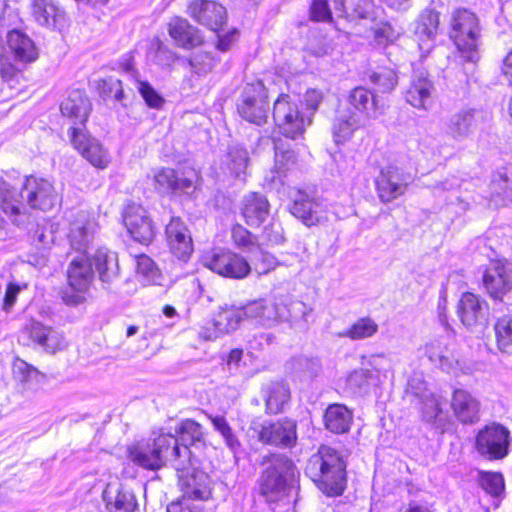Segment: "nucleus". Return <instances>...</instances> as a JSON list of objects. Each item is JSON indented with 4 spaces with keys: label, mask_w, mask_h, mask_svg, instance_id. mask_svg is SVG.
Listing matches in <instances>:
<instances>
[{
    "label": "nucleus",
    "mask_w": 512,
    "mask_h": 512,
    "mask_svg": "<svg viewBox=\"0 0 512 512\" xmlns=\"http://www.w3.org/2000/svg\"><path fill=\"white\" fill-rule=\"evenodd\" d=\"M13 372L19 377L20 381L26 382L34 375L38 374V370L20 358H16L13 362Z\"/></svg>",
    "instance_id": "64"
},
{
    "label": "nucleus",
    "mask_w": 512,
    "mask_h": 512,
    "mask_svg": "<svg viewBox=\"0 0 512 512\" xmlns=\"http://www.w3.org/2000/svg\"><path fill=\"white\" fill-rule=\"evenodd\" d=\"M267 98V90L262 82L247 84L237 104L240 116L259 126L266 123L269 111Z\"/></svg>",
    "instance_id": "7"
},
{
    "label": "nucleus",
    "mask_w": 512,
    "mask_h": 512,
    "mask_svg": "<svg viewBox=\"0 0 512 512\" xmlns=\"http://www.w3.org/2000/svg\"><path fill=\"white\" fill-rule=\"evenodd\" d=\"M439 26V13L433 10H425L421 13L416 26L415 35L419 41L420 49H429L427 42L433 41L437 35Z\"/></svg>",
    "instance_id": "40"
},
{
    "label": "nucleus",
    "mask_w": 512,
    "mask_h": 512,
    "mask_svg": "<svg viewBox=\"0 0 512 512\" xmlns=\"http://www.w3.org/2000/svg\"><path fill=\"white\" fill-rule=\"evenodd\" d=\"M57 12L58 7L51 0H34L33 15L40 25H51Z\"/></svg>",
    "instance_id": "50"
},
{
    "label": "nucleus",
    "mask_w": 512,
    "mask_h": 512,
    "mask_svg": "<svg viewBox=\"0 0 512 512\" xmlns=\"http://www.w3.org/2000/svg\"><path fill=\"white\" fill-rule=\"evenodd\" d=\"M378 383L379 376H374L368 369L354 370L347 377V386L354 393H366L371 386Z\"/></svg>",
    "instance_id": "46"
},
{
    "label": "nucleus",
    "mask_w": 512,
    "mask_h": 512,
    "mask_svg": "<svg viewBox=\"0 0 512 512\" xmlns=\"http://www.w3.org/2000/svg\"><path fill=\"white\" fill-rule=\"evenodd\" d=\"M189 450L179 447V440L171 433H153V437L129 447L128 457L137 466L147 470H158L168 461L176 470L186 465L182 457H188Z\"/></svg>",
    "instance_id": "2"
},
{
    "label": "nucleus",
    "mask_w": 512,
    "mask_h": 512,
    "mask_svg": "<svg viewBox=\"0 0 512 512\" xmlns=\"http://www.w3.org/2000/svg\"><path fill=\"white\" fill-rule=\"evenodd\" d=\"M450 38L466 61L477 62L478 40L480 37L479 19L468 9L459 8L452 12Z\"/></svg>",
    "instance_id": "4"
},
{
    "label": "nucleus",
    "mask_w": 512,
    "mask_h": 512,
    "mask_svg": "<svg viewBox=\"0 0 512 512\" xmlns=\"http://www.w3.org/2000/svg\"><path fill=\"white\" fill-rule=\"evenodd\" d=\"M191 452L188 457H182L186 467L177 470L179 473V485L184 497L194 500H205L210 497L209 477L203 471L196 470L191 460Z\"/></svg>",
    "instance_id": "13"
},
{
    "label": "nucleus",
    "mask_w": 512,
    "mask_h": 512,
    "mask_svg": "<svg viewBox=\"0 0 512 512\" xmlns=\"http://www.w3.org/2000/svg\"><path fill=\"white\" fill-rule=\"evenodd\" d=\"M305 474L328 496H338L345 488V465L329 446H321L307 461Z\"/></svg>",
    "instance_id": "3"
},
{
    "label": "nucleus",
    "mask_w": 512,
    "mask_h": 512,
    "mask_svg": "<svg viewBox=\"0 0 512 512\" xmlns=\"http://www.w3.org/2000/svg\"><path fill=\"white\" fill-rule=\"evenodd\" d=\"M290 400V390L283 382L269 385L266 397V409L269 413L277 414L284 409Z\"/></svg>",
    "instance_id": "41"
},
{
    "label": "nucleus",
    "mask_w": 512,
    "mask_h": 512,
    "mask_svg": "<svg viewBox=\"0 0 512 512\" xmlns=\"http://www.w3.org/2000/svg\"><path fill=\"white\" fill-rule=\"evenodd\" d=\"M71 142L74 148L94 167L105 169L111 162L108 150L99 140L87 136L75 126L71 128Z\"/></svg>",
    "instance_id": "19"
},
{
    "label": "nucleus",
    "mask_w": 512,
    "mask_h": 512,
    "mask_svg": "<svg viewBox=\"0 0 512 512\" xmlns=\"http://www.w3.org/2000/svg\"><path fill=\"white\" fill-rule=\"evenodd\" d=\"M245 320L254 322L262 327L271 328L284 321L286 306L269 302L264 299L250 301L243 305Z\"/></svg>",
    "instance_id": "17"
},
{
    "label": "nucleus",
    "mask_w": 512,
    "mask_h": 512,
    "mask_svg": "<svg viewBox=\"0 0 512 512\" xmlns=\"http://www.w3.org/2000/svg\"><path fill=\"white\" fill-rule=\"evenodd\" d=\"M7 44L16 61L31 63L38 58V50L34 42L21 31H10L7 34Z\"/></svg>",
    "instance_id": "37"
},
{
    "label": "nucleus",
    "mask_w": 512,
    "mask_h": 512,
    "mask_svg": "<svg viewBox=\"0 0 512 512\" xmlns=\"http://www.w3.org/2000/svg\"><path fill=\"white\" fill-rule=\"evenodd\" d=\"M421 417L422 420L435 429L444 432L449 424L448 413L444 411L445 400L440 395L427 393L423 395Z\"/></svg>",
    "instance_id": "33"
},
{
    "label": "nucleus",
    "mask_w": 512,
    "mask_h": 512,
    "mask_svg": "<svg viewBox=\"0 0 512 512\" xmlns=\"http://www.w3.org/2000/svg\"><path fill=\"white\" fill-rule=\"evenodd\" d=\"M179 433V440L181 441L180 448H188L189 445H196L203 442L204 433L202 426L192 419L182 421L177 429Z\"/></svg>",
    "instance_id": "45"
},
{
    "label": "nucleus",
    "mask_w": 512,
    "mask_h": 512,
    "mask_svg": "<svg viewBox=\"0 0 512 512\" xmlns=\"http://www.w3.org/2000/svg\"><path fill=\"white\" fill-rule=\"evenodd\" d=\"M352 420V412L342 404L329 405L324 414L325 427L336 434L348 432Z\"/></svg>",
    "instance_id": "38"
},
{
    "label": "nucleus",
    "mask_w": 512,
    "mask_h": 512,
    "mask_svg": "<svg viewBox=\"0 0 512 512\" xmlns=\"http://www.w3.org/2000/svg\"><path fill=\"white\" fill-rule=\"evenodd\" d=\"M58 202L59 194L48 179L27 176L20 191L5 179H0V208L17 226L27 223V206L46 212L52 210Z\"/></svg>",
    "instance_id": "1"
},
{
    "label": "nucleus",
    "mask_w": 512,
    "mask_h": 512,
    "mask_svg": "<svg viewBox=\"0 0 512 512\" xmlns=\"http://www.w3.org/2000/svg\"><path fill=\"white\" fill-rule=\"evenodd\" d=\"M450 408L453 416L462 424H475L480 419V401L465 389L456 388L453 390Z\"/></svg>",
    "instance_id": "23"
},
{
    "label": "nucleus",
    "mask_w": 512,
    "mask_h": 512,
    "mask_svg": "<svg viewBox=\"0 0 512 512\" xmlns=\"http://www.w3.org/2000/svg\"><path fill=\"white\" fill-rule=\"evenodd\" d=\"M273 119L281 134L296 139L311 125V117L299 111L298 105L287 94H281L274 102Z\"/></svg>",
    "instance_id": "5"
},
{
    "label": "nucleus",
    "mask_w": 512,
    "mask_h": 512,
    "mask_svg": "<svg viewBox=\"0 0 512 512\" xmlns=\"http://www.w3.org/2000/svg\"><path fill=\"white\" fill-rule=\"evenodd\" d=\"M412 181V176L397 166L382 168L375 180L380 201L390 203L404 195Z\"/></svg>",
    "instance_id": "11"
},
{
    "label": "nucleus",
    "mask_w": 512,
    "mask_h": 512,
    "mask_svg": "<svg viewBox=\"0 0 512 512\" xmlns=\"http://www.w3.org/2000/svg\"><path fill=\"white\" fill-rule=\"evenodd\" d=\"M260 442L281 448H292L297 442V424L291 419L265 421L258 429Z\"/></svg>",
    "instance_id": "12"
},
{
    "label": "nucleus",
    "mask_w": 512,
    "mask_h": 512,
    "mask_svg": "<svg viewBox=\"0 0 512 512\" xmlns=\"http://www.w3.org/2000/svg\"><path fill=\"white\" fill-rule=\"evenodd\" d=\"M481 119V112L475 109H461L449 117L445 124V132L452 140L462 142L477 131Z\"/></svg>",
    "instance_id": "21"
},
{
    "label": "nucleus",
    "mask_w": 512,
    "mask_h": 512,
    "mask_svg": "<svg viewBox=\"0 0 512 512\" xmlns=\"http://www.w3.org/2000/svg\"><path fill=\"white\" fill-rule=\"evenodd\" d=\"M66 237L73 250L87 253L98 231V223L94 216L85 210L71 211L66 216Z\"/></svg>",
    "instance_id": "6"
},
{
    "label": "nucleus",
    "mask_w": 512,
    "mask_h": 512,
    "mask_svg": "<svg viewBox=\"0 0 512 512\" xmlns=\"http://www.w3.org/2000/svg\"><path fill=\"white\" fill-rule=\"evenodd\" d=\"M483 285L487 293L501 299L512 290V263L507 260H493L483 274Z\"/></svg>",
    "instance_id": "14"
},
{
    "label": "nucleus",
    "mask_w": 512,
    "mask_h": 512,
    "mask_svg": "<svg viewBox=\"0 0 512 512\" xmlns=\"http://www.w3.org/2000/svg\"><path fill=\"white\" fill-rule=\"evenodd\" d=\"M136 273L137 276L146 283H156L159 278L158 269L155 266L154 261L146 255H140L137 257Z\"/></svg>",
    "instance_id": "54"
},
{
    "label": "nucleus",
    "mask_w": 512,
    "mask_h": 512,
    "mask_svg": "<svg viewBox=\"0 0 512 512\" xmlns=\"http://www.w3.org/2000/svg\"><path fill=\"white\" fill-rule=\"evenodd\" d=\"M367 0H334V9L339 16L350 19H362L367 17Z\"/></svg>",
    "instance_id": "48"
},
{
    "label": "nucleus",
    "mask_w": 512,
    "mask_h": 512,
    "mask_svg": "<svg viewBox=\"0 0 512 512\" xmlns=\"http://www.w3.org/2000/svg\"><path fill=\"white\" fill-rule=\"evenodd\" d=\"M363 126L361 117L351 107L339 108L332 123V135L336 144L350 140L356 130Z\"/></svg>",
    "instance_id": "32"
},
{
    "label": "nucleus",
    "mask_w": 512,
    "mask_h": 512,
    "mask_svg": "<svg viewBox=\"0 0 512 512\" xmlns=\"http://www.w3.org/2000/svg\"><path fill=\"white\" fill-rule=\"evenodd\" d=\"M244 320L243 306L221 307L213 321L202 329L200 335L205 340H215L235 331Z\"/></svg>",
    "instance_id": "16"
},
{
    "label": "nucleus",
    "mask_w": 512,
    "mask_h": 512,
    "mask_svg": "<svg viewBox=\"0 0 512 512\" xmlns=\"http://www.w3.org/2000/svg\"><path fill=\"white\" fill-rule=\"evenodd\" d=\"M478 481L480 486L491 496L500 495L505 488L504 478L498 472H478Z\"/></svg>",
    "instance_id": "51"
},
{
    "label": "nucleus",
    "mask_w": 512,
    "mask_h": 512,
    "mask_svg": "<svg viewBox=\"0 0 512 512\" xmlns=\"http://www.w3.org/2000/svg\"><path fill=\"white\" fill-rule=\"evenodd\" d=\"M68 283L75 291H85L92 280V262L87 253H79L72 259L67 270Z\"/></svg>",
    "instance_id": "35"
},
{
    "label": "nucleus",
    "mask_w": 512,
    "mask_h": 512,
    "mask_svg": "<svg viewBox=\"0 0 512 512\" xmlns=\"http://www.w3.org/2000/svg\"><path fill=\"white\" fill-rule=\"evenodd\" d=\"M493 329L499 351L512 354V316L499 317L495 321Z\"/></svg>",
    "instance_id": "43"
},
{
    "label": "nucleus",
    "mask_w": 512,
    "mask_h": 512,
    "mask_svg": "<svg viewBox=\"0 0 512 512\" xmlns=\"http://www.w3.org/2000/svg\"><path fill=\"white\" fill-rule=\"evenodd\" d=\"M202 261L211 271L230 279H244L252 271V266L243 256L231 251L218 250L206 253Z\"/></svg>",
    "instance_id": "8"
},
{
    "label": "nucleus",
    "mask_w": 512,
    "mask_h": 512,
    "mask_svg": "<svg viewBox=\"0 0 512 512\" xmlns=\"http://www.w3.org/2000/svg\"><path fill=\"white\" fill-rule=\"evenodd\" d=\"M168 33L177 46L193 49L203 43L200 30L182 17H173L168 24Z\"/></svg>",
    "instance_id": "31"
},
{
    "label": "nucleus",
    "mask_w": 512,
    "mask_h": 512,
    "mask_svg": "<svg viewBox=\"0 0 512 512\" xmlns=\"http://www.w3.org/2000/svg\"><path fill=\"white\" fill-rule=\"evenodd\" d=\"M449 346L445 337L432 339L425 344V355L444 372L455 374L459 368V361Z\"/></svg>",
    "instance_id": "26"
},
{
    "label": "nucleus",
    "mask_w": 512,
    "mask_h": 512,
    "mask_svg": "<svg viewBox=\"0 0 512 512\" xmlns=\"http://www.w3.org/2000/svg\"><path fill=\"white\" fill-rule=\"evenodd\" d=\"M226 163L229 171L235 178L245 180L249 165V154L246 149L239 146L230 147Z\"/></svg>",
    "instance_id": "44"
},
{
    "label": "nucleus",
    "mask_w": 512,
    "mask_h": 512,
    "mask_svg": "<svg viewBox=\"0 0 512 512\" xmlns=\"http://www.w3.org/2000/svg\"><path fill=\"white\" fill-rule=\"evenodd\" d=\"M138 91L150 108L160 109L163 106V97H161L148 82L139 81Z\"/></svg>",
    "instance_id": "58"
},
{
    "label": "nucleus",
    "mask_w": 512,
    "mask_h": 512,
    "mask_svg": "<svg viewBox=\"0 0 512 512\" xmlns=\"http://www.w3.org/2000/svg\"><path fill=\"white\" fill-rule=\"evenodd\" d=\"M191 175L179 177L175 170L171 168H161L154 174L155 189L160 193L169 191H180L188 193L195 188L197 174L194 170Z\"/></svg>",
    "instance_id": "30"
},
{
    "label": "nucleus",
    "mask_w": 512,
    "mask_h": 512,
    "mask_svg": "<svg viewBox=\"0 0 512 512\" xmlns=\"http://www.w3.org/2000/svg\"><path fill=\"white\" fill-rule=\"evenodd\" d=\"M311 18L315 21H330L331 10L328 0H313L310 7Z\"/></svg>",
    "instance_id": "62"
},
{
    "label": "nucleus",
    "mask_w": 512,
    "mask_h": 512,
    "mask_svg": "<svg viewBox=\"0 0 512 512\" xmlns=\"http://www.w3.org/2000/svg\"><path fill=\"white\" fill-rule=\"evenodd\" d=\"M242 215L249 226H260L268 217L270 204L267 198L255 192L245 195L242 200Z\"/></svg>",
    "instance_id": "34"
},
{
    "label": "nucleus",
    "mask_w": 512,
    "mask_h": 512,
    "mask_svg": "<svg viewBox=\"0 0 512 512\" xmlns=\"http://www.w3.org/2000/svg\"><path fill=\"white\" fill-rule=\"evenodd\" d=\"M93 265L99 279L105 284H111L118 276L117 255L108 249L101 248L96 251L93 256Z\"/></svg>",
    "instance_id": "39"
},
{
    "label": "nucleus",
    "mask_w": 512,
    "mask_h": 512,
    "mask_svg": "<svg viewBox=\"0 0 512 512\" xmlns=\"http://www.w3.org/2000/svg\"><path fill=\"white\" fill-rule=\"evenodd\" d=\"M399 33L388 23H382L374 29V40L378 45H386L397 39Z\"/></svg>",
    "instance_id": "61"
},
{
    "label": "nucleus",
    "mask_w": 512,
    "mask_h": 512,
    "mask_svg": "<svg viewBox=\"0 0 512 512\" xmlns=\"http://www.w3.org/2000/svg\"><path fill=\"white\" fill-rule=\"evenodd\" d=\"M378 330V325L371 318H360L350 328L339 332L340 338L361 340L372 337Z\"/></svg>",
    "instance_id": "47"
},
{
    "label": "nucleus",
    "mask_w": 512,
    "mask_h": 512,
    "mask_svg": "<svg viewBox=\"0 0 512 512\" xmlns=\"http://www.w3.org/2000/svg\"><path fill=\"white\" fill-rule=\"evenodd\" d=\"M232 238L235 244L243 249H251L256 244V238L241 225L233 228Z\"/></svg>",
    "instance_id": "60"
},
{
    "label": "nucleus",
    "mask_w": 512,
    "mask_h": 512,
    "mask_svg": "<svg viewBox=\"0 0 512 512\" xmlns=\"http://www.w3.org/2000/svg\"><path fill=\"white\" fill-rule=\"evenodd\" d=\"M487 303L479 296L466 292L462 294L458 303V316L464 326L473 329L485 321Z\"/></svg>",
    "instance_id": "29"
},
{
    "label": "nucleus",
    "mask_w": 512,
    "mask_h": 512,
    "mask_svg": "<svg viewBox=\"0 0 512 512\" xmlns=\"http://www.w3.org/2000/svg\"><path fill=\"white\" fill-rule=\"evenodd\" d=\"M166 241L171 253L178 259L187 261L193 252L190 230L179 217H172L165 229Z\"/></svg>",
    "instance_id": "22"
},
{
    "label": "nucleus",
    "mask_w": 512,
    "mask_h": 512,
    "mask_svg": "<svg viewBox=\"0 0 512 512\" xmlns=\"http://www.w3.org/2000/svg\"><path fill=\"white\" fill-rule=\"evenodd\" d=\"M208 417H209L210 421L212 422L214 429L217 432H219V434L224 439L226 446L232 452H237V450L240 448L241 444H240V441L238 440L237 436L233 432L230 424L226 420V418L222 415H216V416L209 415Z\"/></svg>",
    "instance_id": "49"
},
{
    "label": "nucleus",
    "mask_w": 512,
    "mask_h": 512,
    "mask_svg": "<svg viewBox=\"0 0 512 512\" xmlns=\"http://www.w3.org/2000/svg\"><path fill=\"white\" fill-rule=\"evenodd\" d=\"M509 445L510 432L498 423L486 425L476 436V450L488 460L504 458L508 454Z\"/></svg>",
    "instance_id": "9"
},
{
    "label": "nucleus",
    "mask_w": 512,
    "mask_h": 512,
    "mask_svg": "<svg viewBox=\"0 0 512 512\" xmlns=\"http://www.w3.org/2000/svg\"><path fill=\"white\" fill-rule=\"evenodd\" d=\"M370 80L376 86L380 92H389L395 88L397 85V76L396 73L391 70L384 68L378 72H374L370 76Z\"/></svg>",
    "instance_id": "55"
},
{
    "label": "nucleus",
    "mask_w": 512,
    "mask_h": 512,
    "mask_svg": "<svg viewBox=\"0 0 512 512\" xmlns=\"http://www.w3.org/2000/svg\"><path fill=\"white\" fill-rule=\"evenodd\" d=\"M348 102L351 107L363 113L368 119H377L384 114L386 109L383 99L362 86L355 87L350 91Z\"/></svg>",
    "instance_id": "28"
},
{
    "label": "nucleus",
    "mask_w": 512,
    "mask_h": 512,
    "mask_svg": "<svg viewBox=\"0 0 512 512\" xmlns=\"http://www.w3.org/2000/svg\"><path fill=\"white\" fill-rule=\"evenodd\" d=\"M31 239L36 246L44 249L53 243L54 235L47 223L37 224L36 229L31 233Z\"/></svg>",
    "instance_id": "59"
},
{
    "label": "nucleus",
    "mask_w": 512,
    "mask_h": 512,
    "mask_svg": "<svg viewBox=\"0 0 512 512\" xmlns=\"http://www.w3.org/2000/svg\"><path fill=\"white\" fill-rule=\"evenodd\" d=\"M294 475L293 462L282 454L272 455L269 465L260 477V493L265 497L282 492Z\"/></svg>",
    "instance_id": "10"
},
{
    "label": "nucleus",
    "mask_w": 512,
    "mask_h": 512,
    "mask_svg": "<svg viewBox=\"0 0 512 512\" xmlns=\"http://www.w3.org/2000/svg\"><path fill=\"white\" fill-rule=\"evenodd\" d=\"M264 238L272 244H280L284 241V230L279 221L273 220L269 225L264 227Z\"/></svg>",
    "instance_id": "63"
},
{
    "label": "nucleus",
    "mask_w": 512,
    "mask_h": 512,
    "mask_svg": "<svg viewBox=\"0 0 512 512\" xmlns=\"http://www.w3.org/2000/svg\"><path fill=\"white\" fill-rule=\"evenodd\" d=\"M434 85L425 71H416L405 91L406 102L417 109H428L432 105Z\"/></svg>",
    "instance_id": "25"
},
{
    "label": "nucleus",
    "mask_w": 512,
    "mask_h": 512,
    "mask_svg": "<svg viewBox=\"0 0 512 512\" xmlns=\"http://www.w3.org/2000/svg\"><path fill=\"white\" fill-rule=\"evenodd\" d=\"M218 62L211 53L203 51L195 53L189 61L192 70L198 75L210 73Z\"/></svg>",
    "instance_id": "52"
},
{
    "label": "nucleus",
    "mask_w": 512,
    "mask_h": 512,
    "mask_svg": "<svg viewBox=\"0 0 512 512\" xmlns=\"http://www.w3.org/2000/svg\"><path fill=\"white\" fill-rule=\"evenodd\" d=\"M98 90L105 97L114 98L117 101L124 99L122 82L116 78L108 77L98 82Z\"/></svg>",
    "instance_id": "56"
},
{
    "label": "nucleus",
    "mask_w": 512,
    "mask_h": 512,
    "mask_svg": "<svg viewBox=\"0 0 512 512\" xmlns=\"http://www.w3.org/2000/svg\"><path fill=\"white\" fill-rule=\"evenodd\" d=\"M491 189L497 195L512 196V164L498 171Z\"/></svg>",
    "instance_id": "53"
},
{
    "label": "nucleus",
    "mask_w": 512,
    "mask_h": 512,
    "mask_svg": "<svg viewBox=\"0 0 512 512\" xmlns=\"http://www.w3.org/2000/svg\"><path fill=\"white\" fill-rule=\"evenodd\" d=\"M290 212L308 227L326 220L324 205L300 191L294 197Z\"/></svg>",
    "instance_id": "24"
},
{
    "label": "nucleus",
    "mask_w": 512,
    "mask_h": 512,
    "mask_svg": "<svg viewBox=\"0 0 512 512\" xmlns=\"http://www.w3.org/2000/svg\"><path fill=\"white\" fill-rule=\"evenodd\" d=\"M124 224L134 240L142 243H150L155 236V226L144 207L138 204H130L126 207Z\"/></svg>",
    "instance_id": "20"
},
{
    "label": "nucleus",
    "mask_w": 512,
    "mask_h": 512,
    "mask_svg": "<svg viewBox=\"0 0 512 512\" xmlns=\"http://www.w3.org/2000/svg\"><path fill=\"white\" fill-rule=\"evenodd\" d=\"M103 500L108 512H137L134 493L120 483H108L103 491Z\"/></svg>",
    "instance_id": "27"
},
{
    "label": "nucleus",
    "mask_w": 512,
    "mask_h": 512,
    "mask_svg": "<svg viewBox=\"0 0 512 512\" xmlns=\"http://www.w3.org/2000/svg\"><path fill=\"white\" fill-rule=\"evenodd\" d=\"M63 116L71 118L74 125H84L91 111V104L84 92L72 91L61 104Z\"/></svg>",
    "instance_id": "36"
},
{
    "label": "nucleus",
    "mask_w": 512,
    "mask_h": 512,
    "mask_svg": "<svg viewBox=\"0 0 512 512\" xmlns=\"http://www.w3.org/2000/svg\"><path fill=\"white\" fill-rule=\"evenodd\" d=\"M186 12L195 22L213 31H218L227 18L226 8L214 0H192Z\"/></svg>",
    "instance_id": "18"
},
{
    "label": "nucleus",
    "mask_w": 512,
    "mask_h": 512,
    "mask_svg": "<svg viewBox=\"0 0 512 512\" xmlns=\"http://www.w3.org/2000/svg\"><path fill=\"white\" fill-rule=\"evenodd\" d=\"M21 336L22 338H28L32 344L50 354L66 347V341L62 333L36 320H30L25 324Z\"/></svg>",
    "instance_id": "15"
},
{
    "label": "nucleus",
    "mask_w": 512,
    "mask_h": 512,
    "mask_svg": "<svg viewBox=\"0 0 512 512\" xmlns=\"http://www.w3.org/2000/svg\"><path fill=\"white\" fill-rule=\"evenodd\" d=\"M275 149V171H272L271 177H266L270 182H274L277 177L283 175L293 164H295V153L284 147L281 139L274 140Z\"/></svg>",
    "instance_id": "42"
},
{
    "label": "nucleus",
    "mask_w": 512,
    "mask_h": 512,
    "mask_svg": "<svg viewBox=\"0 0 512 512\" xmlns=\"http://www.w3.org/2000/svg\"><path fill=\"white\" fill-rule=\"evenodd\" d=\"M253 270L258 275H264L278 266L277 259L270 253L260 251L252 260Z\"/></svg>",
    "instance_id": "57"
}]
</instances>
